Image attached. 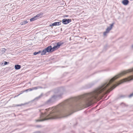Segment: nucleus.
Returning a JSON list of instances; mask_svg holds the SVG:
<instances>
[{
	"label": "nucleus",
	"mask_w": 133,
	"mask_h": 133,
	"mask_svg": "<svg viewBox=\"0 0 133 133\" xmlns=\"http://www.w3.org/2000/svg\"><path fill=\"white\" fill-rule=\"evenodd\" d=\"M64 91V88L62 87L55 89L54 90V95L52 96L51 98L45 103V104H49L55 102L61 98L63 94Z\"/></svg>",
	"instance_id": "obj_1"
},
{
	"label": "nucleus",
	"mask_w": 133,
	"mask_h": 133,
	"mask_svg": "<svg viewBox=\"0 0 133 133\" xmlns=\"http://www.w3.org/2000/svg\"><path fill=\"white\" fill-rule=\"evenodd\" d=\"M64 43L62 41H61L57 43L56 44V45L54 46L53 48H52V51H54L57 49L59 48L60 46L62 45Z\"/></svg>",
	"instance_id": "obj_2"
},
{
	"label": "nucleus",
	"mask_w": 133,
	"mask_h": 133,
	"mask_svg": "<svg viewBox=\"0 0 133 133\" xmlns=\"http://www.w3.org/2000/svg\"><path fill=\"white\" fill-rule=\"evenodd\" d=\"M71 21V19H64L62 20V23L64 24H67Z\"/></svg>",
	"instance_id": "obj_3"
},
{
	"label": "nucleus",
	"mask_w": 133,
	"mask_h": 133,
	"mask_svg": "<svg viewBox=\"0 0 133 133\" xmlns=\"http://www.w3.org/2000/svg\"><path fill=\"white\" fill-rule=\"evenodd\" d=\"M45 51L47 52H53L52 51V49L51 46H48L47 48L45 49Z\"/></svg>",
	"instance_id": "obj_4"
},
{
	"label": "nucleus",
	"mask_w": 133,
	"mask_h": 133,
	"mask_svg": "<svg viewBox=\"0 0 133 133\" xmlns=\"http://www.w3.org/2000/svg\"><path fill=\"white\" fill-rule=\"evenodd\" d=\"M114 23H113L110 25V26L108 27L106 29V31H107L108 33H109V31L111 29L113 26L114 25Z\"/></svg>",
	"instance_id": "obj_5"
},
{
	"label": "nucleus",
	"mask_w": 133,
	"mask_h": 133,
	"mask_svg": "<svg viewBox=\"0 0 133 133\" xmlns=\"http://www.w3.org/2000/svg\"><path fill=\"white\" fill-rule=\"evenodd\" d=\"M61 24V23L60 22H55L51 24L50 25V26H56V25H60Z\"/></svg>",
	"instance_id": "obj_6"
},
{
	"label": "nucleus",
	"mask_w": 133,
	"mask_h": 133,
	"mask_svg": "<svg viewBox=\"0 0 133 133\" xmlns=\"http://www.w3.org/2000/svg\"><path fill=\"white\" fill-rule=\"evenodd\" d=\"M122 3L124 5H127L128 4L129 1L128 0H123Z\"/></svg>",
	"instance_id": "obj_7"
},
{
	"label": "nucleus",
	"mask_w": 133,
	"mask_h": 133,
	"mask_svg": "<svg viewBox=\"0 0 133 133\" xmlns=\"http://www.w3.org/2000/svg\"><path fill=\"white\" fill-rule=\"evenodd\" d=\"M15 69L18 70L21 68V66L20 65L18 64L16 65L15 66Z\"/></svg>",
	"instance_id": "obj_8"
},
{
	"label": "nucleus",
	"mask_w": 133,
	"mask_h": 133,
	"mask_svg": "<svg viewBox=\"0 0 133 133\" xmlns=\"http://www.w3.org/2000/svg\"><path fill=\"white\" fill-rule=\"evenodd\" d=\"M43 96V94H41L40 95L36 97L35 99V100H38L40 98H41Z\"/></svg>",
	"instance_id": "obj_9"
},
{
	"label": "nucleus",
	"mask_w": 133,
	"mask_h": 133,
	"mask_svg": "<svg viewBox=\"0 0 133 133\" xmlns=\"http://www.w3.org/2000/svg\"><path fill=\"white\" fill-rule=\"evenodd\" d=\"M42 88V87H41L39 86H38L37 87H33L32 88V90H36L38 89H39V88Z\"/></svg>",
	"instance_id": "obj_10"
},
{
	"label": "nucleus",
	"mask_w": 133,
	"mask_h": 133,
	"mask_svg": "<svg viewBox=\"0 0 133 133\" xmlns=\"http://www.w3.org/2000/svg\"><path fill=\"white\" fill-rule=\"evenodd\" d=\"M46 52L45 49H44L42 52L41 51V55H44Z\"/></svg>",
	"instance_id": "obj_11"
},
{
	"label": "nucleus",
	"mask_w": 133,
	"mask_h": 133,
	"mask_svg": "<svg viewBox=\"0 0 133 133\" xmlns=\"http://www.w3.org/2000/svg\"><path fill=\"white\" fill-rule=\"evenodd\" d=\"M42 16V14H37L36 16V17L37 18V19L40 18Z\"/></svg>",
	"instance_id": "obj_12"
},
{
	"label": "nucleus",
	"mask_w": 133,
	"mask_h": 133,
	"mask_svg": "<svg viewBox=\"0 0 133 133\" xmlns=\"http://www.w3.org/2000/svg\"><path fill=\"white\" fill-rule=\"evenodd\" d=\"M126 96L125 95H120L119 96H118V98H124L126 97Z\"/></svg>",
	"instance_id": "obj_13"
},
{
	"label": "nucleus",
	"mask_w": 133,
	"mask_h": 133,
	"mask_svg": "<svg viewBox=\"0 0 133 133\" xmlns=\"http://www.w3.org/2000/svg\"><path fill=\"white\" fill-rule=\"evenodd\" d=\"M37 19L36 17V16H35L34 17L30 19V21L32 22Z\"/></svg>",
	"instance_id": "obj_14"
},
{
	"label": "nucleus",
	"mask_w": 133,
	"mask_h": 133,
	"mask_svg": "<svg viewBox=\"0 0 133 133\" xmlns=\"http://www.w3.org/2000/svg\"><path fill=\"white\" fill-rule=\"evenodd\" d=\"M1 51L2 53H4L5 51L6 50V49L5 48H2L1 50Z\"/></svg>",
	"instance_id": "obj_15"
},
{
	"label": "nucleus",
	"mask_w": 133,
	"mask_h": 133,
	"mask_svg": "<svg viewBox=\"0 0 133 133\" xmlns=\"http://www.w3.org/2000/svg\"><path fill=\"white\" fill-rule=\"evenodd\" d=\"M40 53H41V51H39L38 52H34V55H36L37 54H39Z\"/></svg>",
	"instance_id": "obj_16"
},
{
	"label": "nucleus",
	"mask_w": 133,
	"mask_h": 133,
	"mask_svg": "<svg viewBox=\"0 0 133 133\" xmlns=\"http://www.w3.org/2000/svg\"><path fill=\"white\" fill-rule=\"evenodd\" d=\"M108 32H107V31H105L103 33V35L104 36H105L107 35V34L108 33Z\"/></svg>",
	"instance_id": "obj_17"
},
{
	"label": "nucleus",
	"mask_w": 133,
	"mask_h": 133,
	"mask_svg": "<svg viewBox=\"0 0 133 133\" xmlns=\"http://www.w3.org/2000/svg\"><path fill=\"white\" fill-rule=\"evenodd\" d=\"M28 23V22L26 21H24L22 22V25L24 24Z\"/></svg>",
	"instance_id": "obj_18"
},
{
	"label": "nucleus",
	"mask_w": 133,
	"mask_h": 133,
	"mask_svg": "<svg viewBox=\"0 0 133 133\" xmlns=\"http://www.w3.org/2000/svg\"><path fill=\"white\" fill-rule=\"evenodd\" d=\"M32 88H29V89H26V90H25V91H32Z\"/></svg>",
	"instance_id": "obj_19"
},
{
	"label": "nucleus",
	"mask_w": 133,
	"mask_h": 133,
	"mask_svg": "<svg viewBox=\"0 0 133 133\" xmlns=\"http://www.w3.org/2000/svg\"><path fill=\"white\" fill-rule=\"evenodd\" d=\"M93 85V84H91V83L89 84L88 85H89V86H88L87 88H89L91 87Z\"/></svg>",
	"instance_id": "obj_20"
},
{
	"label": "nucleus",
	"mask_w": 133,
	"mask_h": 133,
	"mask_svg": "<svg viewBox=\"0 0 133 133\" xmlns=\"http://www.w3.org/2000/svg\"><path fill=\"white\" fill-rule=\"evenodd\" d=\"M133 96V93L130 94L129 96V97L130 98Z\"/></svg>",
	"instance_id": "obj_21"
},
{
	"label": "nucleus",
	"mask_w": 133,
	"mask_h": 133,
	"mask_svg": "<svg viewBox=\"0 0 133 133\" xmlns=\"http://www.w3.org/2000/svg\"><path fill=\"white\" fill-rule=\"evenodd\" d=\"M9 63V62H5L4 63V65H6L8 64Z\"/></svg>",
	"instance_id": "obj_22"
},
{
	"label": "nucleus",
	"mask_w": 133,
	"mask_h": 133,
	"mask_svg": "<svg viewBox=\"0 0 133 133\" xmlns=\"http://www.w3.org/2000/svg\"><path fill=\"white\" fill-rule=\"evenodd\" d=\"M69 16L68 15H64V16H63V17H68Z\"/></svg>",
	"instance_id": "obj_23"
},
{
	"label": "nucleus",
	"mask_w": 133,
	"mask_h": 133,
	"mask_svg": "<svg viewBox=\"0 0 133 133\" xmlns=\"http://www.w3.org/2000/svg\"><path fill=\"white\" fill-rule=\"evenodd\" d=\"M23 105V104H18V105H16V106H22V105Z\"/></svg>",
	"instance_id": "obj_24"
},
{
	"label": "nucleus",
	"mask_w": 133,
	"mask_h": 133,
	"mask_svg": "<svg viewBox=\"0 0 133 133\" xmlns=\"http://www.w3.org/2000/svg\"><path fill=\"white\" fill-rule=\"evenodd\" d=\"M39 110V111L40 112H41V110Z\"/></svg>",
	"instance_id": "obj_25"
},
{
	"label": "nucleus",
	"mask_w": 133,
	"mask_h": 133,
	"mask_svg": "<svg viewBox=\"0 0 133 133\" xmlns=\"http://www.w3.org/2000/svg\"><path fill=\"white\" fill-rule=\"evenodd\" d=\"M37 127H39V126H37Z\"/></svg>",
	"instance_id": "obj_26"
},
{
	"label": "nucleus",
	"mask_w": 133,
	"mask_h": 133,
	"mask_svg": "<svg viewBox=\"0 0 133 133\" xmlns=\"http://www.w3.org/2000/svg\"><path fill=\"white\" fill-rule=\"evenodd\" d=\"M132 47L133 48V45L132 46Z\"/></svg>",
	"instance_id": "obj_27"
}]
</instances>
